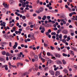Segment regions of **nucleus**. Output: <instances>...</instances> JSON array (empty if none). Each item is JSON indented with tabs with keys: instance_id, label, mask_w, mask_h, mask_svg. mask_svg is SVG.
Here are the masks:
<instances>
[{
	"instance_id": "obj_1",
	"label": "nucleus",
	"mask_w": 77,
	"mask_h": 77,
	"mask_svg": "<svg viewBox=\"0 0 77 77\" xmlns=\"http://www.w3.org/2000/svg\"><path fill=\"white\" fill-rule=\"evenodd\" d=\"M44 11V8L42 7H41L39 8L38 11L36 10L35 11V12L37 13V14H40L41 12H43Z\"/></svg>"
},
{
	"instance_id": "obj_2",
	"label": "nucleus",
	"mask_w": 77,
	"mask_h": 77,
	"mask_svg": "<svg viewBox=\"0 0 77 77\" xmlns=\"http://www.w3.org/2000/svg\"><path fill=\"white\" fill-rule=\"evenodd\" d=\"M3 37L7 39H9V36L7 34H4L3 35Z\"/></svg>"
},
{
	"instance_id": "obj_3",
	"label": "nucleus",
	"mask_w": 77,
	"mask_h": 77,
	"mask_svg": "<svg viewBox=\"0 0 77 77\" xmlns=\"http://www.w3.org/2000/svg\"><path fill=\"white\" fill-rule=\"evenodd\" d=\"M54 55L56 57H57L58 58H60V57H61V55H60V54H55Z\"/></svg>"
},
{
	"instance_id": "obj_4",
	"label": "nucleus",
	"mask_w": 77,
	"mask_h": 77,
	"mask_svg": "<svg viewBox=\"0 0 77 77\" xmlns=\"http://www.w3.org/2000/svg\"><path fill=\"white\" fill-rule=\"evenodd\" d=\"M60 18H65V20H66V18H65V16L63 13H61L60 14Z\"/></svg>"
},
{
	"instance_id": "obj_5",
	"label": "nucleus",
	"mask_w": 77,
	"mask_h": 77,
	"mask_svg": "<svg viewBox=\"0 0 77 77\" xmlns=\"http://www.w3.org/2000/svg\"><path fill=\"white\" fill-rule=\"evenodd\" d=\"M3 5L4 6V7L5 8H7V9H8V8H9V6L8 5V4H5V3H4L3 4Z\"/></svg>"
},
{
	"instance_id": "obj_6",
	"label": "nucleus",
	"mask_w": 77,
	"mask_h": 77,
	"mask_svg": "<svg viewBox=\"0 0 77 77\" xmlns=\"http://www.w3.org/2000/svg\"><path fill=\"white\" fill-rule=\"evenodd\" d=\"M56 63L58 65H60V64H62V61L60 60H57L56 61Z\"/></svg>"
},
{
	"instance_id": "obj_7",
	"label": "nucleus",
	"mask_w": 77,
	"mask_h": 77,
	"mask_svg": "<svg viewBox=\"0 0 77 77\" xmlns=\"http://www.w3.org/2000/svg\"><path fill=\"white\" fill-rule=\"evenodd\" d=\"M55 76H58V75H59L60 74V72L58 71H56L55 73Z\"/></svg>"
},
{
	"instance_id": "obj_8",
	"label": "nucleus",
	"mask_w": 77,
	"mask_h": 77,
	"mask_svg": "<svg viewBox=\"0 0 77 77\" xmlns=\"http://www.w3.org/2000/svg\"><path fill=\"white\" fill-rule=\"evenodd\" d=\"M34 59L35 61H38V56L37 55H35L34 56Z\"/></svg>"
},
{
	"instance_id": "obj_9",
	"label": "nucleus",
	"mask_w": 77,
	"mask_h": 77,
	"mask_svg": "<svg viewBox=\"0 0 77 77\" xmlns=\"http://www.w3.org/2000/svg\"><path fill=\"white\" fill-rule=\"evenodd\" d=\"M23 54V53H22V52H20V54L19 53L17 55V57H21V55H22Z\"/></svg>"
},
{
	"instance_id": "obj_10",
	"label": "nucleus",
	"mask_w": 77,
	"mask_h": 77,
	"mask_svg": "<svg viewBox=\"0 0 77 77\" xmlns=\"http://www.w3.org/2000/svg\"><path fill=\"white\" fill-rule=\"evenodd\" d=\"M22 7H23V8H25L26 7V3L25 2H23L22 3Z\"/></svg>"
},
{
	"instance_id": "obj_11",
	"label": "nucleus",
	"mask_w": 77,
	"mask_h": 77,
	"mask_svg": "<svg viewBox=\"0 0 77 77\" xmlns=\"http://www.w3.org/2000/svg\"><path fill=\"white\" fill-rule=\"evenodd\" d=\"M35 69L36 71H38V65L37 64H35Z\"/></svg>"
},
{
	"instance_id": "obj_12",
	"label": "nucleus",
	"mask_w": 77,
	"mask_h": 77,
	"mask_svg": "<svg viewBox=\"0 0 77 77\" xmlns=\"http://www.w3.org/2000/svg\"><path fill=\"white\" fill-rule=\"evenodd\" d=\"M29 72H24L23 74V75L24 76H25V75H29Z\"/></svg>"
},
{
	"instance_id": "obj_13",
	"label": "nucleus",
	"mask_w": 77,
	"mask_h": 77,
	"mask_svg": "<svg viewBox=\"0 0 77 77\" xmlns=\"http://www.w3.org/2000/svg\"><path fill=\"white\" fill-rule=\"evenodd\" d=\"M23 41H24V39L23 38V37L20 38V40H19V42L20 43H23Z\"/></svg>"
},
{
	"instance_id": "obj_14",
	"label": "nucleus",
	"mask_w": 77,
	"mask_h": 77,
	"mask_svg": "<svg viewBox=\"0 0 77 77\" xmlns=\"http://www.w3.org/2000/svg\"><path fill=\"white\" fill-rule=\"evenodd\" d=\"M70 52L69 53L70 54L72 55L73 56H74V52L72 51V50L70 51Z\"/></svg>"
},
{
	"instance_id": "obj_15",
	"label": "nucleus",
	"mask_w": 77,
	"mask_h": 77,
	"mask_svg": "<svg viewBox=\"0 0 77 77\" xmlns=\"http://www.w3.org/2000/svg\"><path fill=\"white\" fill-rule=\"evenodd\" d=\"M63 33H64V34H65V35H66L68 33V31H67V30H65L63 31Z\"/></svg>"
},
{
	"instance_id": "obj_16",
	"label": "nucleus",
	"mask_w": 77,
	"mask_h": 77,
	"mask_svg": "<svg viewBox=\"0 0 77 77\" xmlns=\"http://www.w3.org/2000/svg\"><path fill=\"white\" fill-rule=\"evenodd\" d=\"M48 23H52L53 24H54L55 23V22L54 21H51V20H49L48 21Z\"/></svg>"
},
{
	"instance_id": "obj_17",
	"label": "nucleus",
	"mask_w": 77,
	"mask_h": 77,
	"mask_svg": "<svg viewBox=\"0 0 77 77\" xmlns=\"http://www.w3.org/2000/svg\"><path fill=\"white\" fill-rule=\"evenodd\" d=\"M49 72L51 74V75H54V72H53V71L52 70H51L49 71Z\"/></svg>"
},
{
	"instance_id": "obj_18",
	"label": "nucleus",
	"mask_w": 77,
	"mask_h": 77,
	"mask_svg": "<svg viewBox=\"0 0 77 77\" xmlns=\"http://www.w3.org/2000/svg\"><path fill=\"white\" fill-rule=\"evenodd\" d=\"M9 2L11 5H12L13 3H14V1L13 0H10Z\"/></svg>"
},
{
	"instance_id": "obj_19",
	"label": "nucleus",
	"mask_w": 77,
	"mask_h": 77,
	"mask_svg": "<svg viewBox=\"0 0 77 77\" xmlns=\"http://www.w3.org/2000/svg\"><path fill=\"white\" fill-rule=\"evenodd\" d=\"M62 62L63 65H66V61L64 59L63 60Z\"/></svg>"
},
{
	"instance_id": "obj_20",
	"label": "nucleus",
	"mask_w": 77,
	"mask_h": 77,
	"mask_svg": "<svg viewBox=\"0 0 77 77\" xmlns=\"http://www.w3.org/2000/svg\"><path fill=\"white\" fill-rule=\"evenodd\" d=\"M31 38L32 39H35V37H34V34H32L31 35Z\"/></svg>"
},
{
	"instance_id": "obj_21",
	"label": "nucleus",
	"mask_w": 77,
	"mask_h": 77,
	"mask_svg": "<svg viewBox=\"0 0 77 77\" xmlns=\"http://www.w3.org/2000/svg\"><path fill=\"white\" fill-rule=\"evenodd\" d=\"M63 72H65V73H68V70H67V69H64L63 71Z\"/></svg>"
},
{
	"instance_id": "obj_22",
	"label": "nucleus",
	"mask_w": 77,
	"mask_h": 77,
	"mask_svg": "<svg viewBox=\"0 0 77 77\" xmlns=\"http://www.w3.org/2000/svg\"><path fill=\"white\" fill-rule=\"evenodd\" d=\"M48 62L49 63H53V61L51 60L50 59L49 60Z\"/></svg>"
},
{
	"instance_id": "obj_23",
	"label": "nucleus",
	"mask_w": 77,
	"mask_h": 77,
	"mask_svg": "<svg viewBox=\"0 0 77 77\" xmlns=\"http://www.w3.org/2000/svg\"><path fill=\"white\" fill-rule=\"evenodd\" d=\"M62 55L63 56H64V57H66L67 56V55L66 54H65V53H63L62 54Z\"/></svg>"
},
{
	"instance_id": "obj_24",
	"label": "nucleus",
	"mask_w": 77,
	"mask_h": 77,
	"mask_svg": "<svg viewBox=\"0 0 77 77\" xmlns=\"http://www.w3.org/2000/svg\"><path fill=\"white\" fill-rule=\"evenodd\" d=\"M42 52H40V54H38V56H39V58H41L42 56H41V54H42Z\"/></svg>"
},
{
	"instance_id": "obj_25",
	"label": "nucleus",
	"mask_w": 77,
	"mask_h": 77,
	"mask_svg": "<svg viewBox=\"0 0 77 77\" xmlns=\"http://www.w3.org/2000/svg\"><path fill=\"white\" fill-rule=\"evenodd\" d=\"M8 67V65H3L2 66V68H6Z\"/></svg>"
},
{
	"instance_id": "obj_26",
	"label": "nucleus",
	"mask_w": 77,
	"mask_h": 77,
	"mask_svg": "<svg viewBox=\"0 0 77 77\" xmlns=\"http://www.w3.org/2000/svg\"><path fill=\"white\" fill-rule=\"evenodd\" d=\"M47 18V16H44L42 18V20H45Z\"/></svg>"
},
{
	"instance_id": "obj_27",
	"label": "nucleus",
	"mask_w": 77,
	"mask_h": 77,
	"mask_svg": "<svg viewBox=\"0 0 77 77\" xmlns=\"http://www.w3.org/2000/svg\"><path fill=\"white\" fill-rule=\"evenodd\" d=\"M20 57H17H17L16 58V60H20L21 58H20Z\"/></svg>"
},
{
	"instance_id": "obj_28",
	"label": "nucleus",
	"mask_w": 77,
	"mask_h": 77,
	"mask_svg": "<svg viewBox=\"0 0 77 77\" xmlns=\"http://www.w3.org/2000/svg\"><path fill=\"white\" fill-rule=\"evenodd\" d=\"M15 44L14 46H15L16 47H17V45H18V43H17V42H15Z\"/></svg>"
},
{
	"instance_id": "obj_29",
	"label": "nucleus",
	"mask_w": 77,
	"mask_h": 77,
	"mask_svg": "<svg viewBox=\"0 0 77 77\" xmlns=\"http://www.w3.org/2000/svg\"><path fill=\"white\" fill-rule=\"evenodd\" d=\"M56 32H52L51 33V35H56Z\"/></svg>"
},
{
	"instance_id": "obj_30",
	"label": "nucleus",
	"mask_w": 77,
	"mask_h": 77,
	"mask_svg": "<svg viewBox=\"0 0 77 77\" xmlns=\"http://www.w3.org/2000/svg\"><path fill=\"white\" fill-rule=\"evenodd\" d=\"M62 34H60L59 35V38L60 39H61L62 38Z\"/></svg>"
},
{
	"instance_id": "obj_31",
	"label": "nucleus",
	"mask_w": 77,
	"mask_h": 77,
	"mask_svg": "<svg viewBox=\"0 0 77 77\" xmlns=\"http://www.w3.org/2000/svg\"><path fill=\"white\" fill-rule=\"evenodd\" d=\"M6 56H9L10 54L8 52H7L6 54Z\"/></svg>"
},
{
	"instance_id": "obj_32",
	"label": "nucleus",
	"mask_w": 77,
	"mask_h": 77,
	"mask_svg": "<svg viewBox=\"0 0 77 77\" xmlns=\"http://www.w3.org/2000/svg\"><path fill=\"white\" fill-rule=\"evenodd\" d=\"M30 29V26H27L26 28V30H29Z\"/></svg>"
},
{
	"instance_id": "obj_33",
	"label": "nucleus",
	"mask_w": 77,
	"mask_h": 77,
	"mask_svg": "<svg viewBox=\"0 0 77 77\" xmlns=\"http://www.w3.org/2000/svg\"><path fill=\"white\" fill-rule=\"evenodd\" d=\"M4 60H5L4 58L0 57V60H1V61H3Z\"/></svg>"
},
{
	"instance_id": "obj_34",
	"label": "nucleus",
	"mask_w": 77,
	"mask_h": 77,
	"mask_svg": "<svg viewBox=\"0 0 77 77\" xmlns=\"http://www.w3.org/2000/svg\"><path fill=\"white\" fill-rule=\"evenodd\" d=\"M13 29L14 31V32H15V31H16V28H15V27H13Z\"/></svg>"
},
{
	"instance_id": "obj_35",
	"label": "nucleus",
	"mask_w": 77,
	"mask_h": 77,
	"mask_svg": "<svg viewBox=\"0 0 77 77\" xmlns=\"http://www.w3.org/2000/svg\"><path fill=\"white\" fill-rule=\"evenodd\" d=\"M22 18L23 20H26V16H22Z\"/></svg>"
},
{
	"instance_id": "obj_36",
	"label": "nucleus",
	"mask_w": 77,
	"mask_h": 77,
	"mask_svg": "<svg viewBox=\"0 0 77 77\" xmlns=\"http://www.w3.org/2000/svg\"><path fill=\"white\" fill-rule=\"evenodd\" d=\"M47 55H48V56H51V54L49 52H48L47 53Z\"/></svg>"
},
{
	"instance_id": "obj_37",
	"label": "nucleus",
	"mask_w": 77,
	"mask_h": 77,
	"mask_svg": "<svg viewBox=\"0 0 77 77\" xmlns=\"http://www.w3.org/2000/svg\"><path fill=\"white\" fill-rule=\"evenodd\" d=\"M44 46L45 47H46L48 46V45H47V44H45V43H44Z\"/></svg>"
},
{
	"instance_id": "obj_38",
	"label": "nucleus",
	"mask_w": 77,
	"mask_h": 77,
	"mask_svg": "<svg viewBox=\"0 0 77 77\" xmlns=\"http://www.w3.org/2000/svg\"><path fill=\"white\" fill-rule=\"evenodd\" d=\"M5 54H6V51H4L2 52V54H3V55H5Z\"/></svg>"
},
{
	"instance_id": "obj_39",
	"label": "nucleus",
	"mask_w": 77,
	"mask_h": 77,
	"mask_svg": "<svg viewBox=\"0 0 77 77\" xmlns=\"http://www.w3.org/2000/svg\"><path fill=\"white\" fill-rule=\"evenodd\" d=\"M31 54H32V56H34L35 55V53H33V52H31Z\"/></svg>"
},
{
	"instance_id": "obj_40",
	"label": "nucleus",
	"mask_w": 77,
	"mask_h": 77,
	"mask_svg": "<svg viewBox=\"0 0 77 77\" xmlns=\"http://www.w3.org/2000/svg\"><path fill=\"white\" fill-rule=\"evenodd\" d=\"M11 66L13 67V68H17V66H14L13 65H12Z\"/></svg>"
},
{
	"instance_id": "obj_41",
	"label": "nucleus",
	"mask_w": 77,
	"mask_h": 77,
	"mask_svg": "<svg viewBox=\"0 0 77 77\" xmlns=\"http://www.w3.org/2000/svg\"><path fill=\"white\" fill-rule=\"evenodd\" d=\"M73 67H74V68H75V69H77V66L75 65H74L73 66Z\"/></svg>"
},
{
	"instance_id": "obj_42",
	"label": "nucleus",
	"mask_w": 77,
	"mask_h": 77,
	"mask_svg": "<svg viewBox=\"0 0 77 77\" xmlns=\"http://www.w3.org/2000/svg\"><path fill=\"white\" fill-rule=\"evenodd\" d=\"M51 59H54V60H56V58L55 57H51Z\"/></svg>"
},
{
	"instance_id": "obj_43",
	"label": "nucleus",
	"mask_w": 77,
	"mask_h": 77,
	"mask_svg": "<svg viewBox=\"0 0 77 77\" xmlns=\"http://www.w3.org/2000/svg\"><path fill=\"white\" fill-rule=\"evenodd\" d=\"M9 46L10 47H12V43H11V42H9Z\"/></svg>"
},
{
	"instance_id": "obj_44",
	"label": "nucleus",
	"mask_w": 77,
	"mask_h": 77,
	"mask_svg": "<svg viewBox=\"0 0 77 77\" xmlns=\"http://www.w3.org/2000/svg\"><path fill=\"white\" fill-rule=\"evenodd\" d=\"M47 18L48 19V20H50L51 17L50 16H47Z\"/></svg>"
},
{
	"instance_id": "obj_45",
	"label": "nucleus",
	"mask_w": 77,
	"mask_h": 77,
	"mask_svg": "<svg viewBox=\"0 0 77 77\" xmlns=\"http://www.w3.org/2000/svg\"><path fill=\"white\" fill-rule=\"evenodd\" d=\"M49 33H51V30L50 29H49L48 31V32Z\"/></svg>"
},
{
	"instance_id": "obj_46",
	"label": "nucleus",
	"mask_w": 77,
	"mask_h": 77,
	"mask_svg": "<svg viewBox=\"0 0 77 77\" xmlns=\"http://www.w3.org/2000/svg\"><path fill=\"white\" fill-rule=\"evenodd\" d=\"M50 48H51V50H53L54 49V47H53L52 46H51L50 47Z\"/></svg>"
},
{
	"instance_id": "obj_47",
	"label": "nucleus",
	"mask_w": 77,
	"mask_h": 77,
	"mask_svg": "<svg viewBox=\"0 0 77 77\" xmlns=\"http://www.w3.org/2000/svg\"><path fill=\"white\" fill-rule=\"evenodd\" d=\"M15 33H16V35H18V31H15Z\"/></svg>"
},
{
	"instance_id": "obj_48",
	"label": "nucleus",
	"mask_w": 77,
	"mask_h": 77,
	"mask_svg": "<svg viewBox=\"0 0 77 77\" xmlns=\"http://www.w3.org/2000/svg\"><path fill=\"white\" fill-rule=\"evenodd\" d=\"M42 30H44V31L45 30V27H42Z\"/></svg>"
},
{
	"instance_id": "obj_49",
	"label": "nucleus",
	"mask_w": 77,
	"mask_h": 77,
	"mask_svg": "<svg viewBox=\"0 0 77 77\" xmlns=\"http://www.w3.org/2000/svg\"><path fill=\"white\" fill-rule=\"evenodd\" d=\"M62 2V0H60V1H58V3H61Z\"/></svg>"
},
{
	"instance_id": "obj_50",
	"label": "nucleus",
	"mask_w": 77,
	"mask_h": 77,
	"mask_svg": "<svg viewBox=\"0 0 77 77\" xmlns=\"http://www.w3.org/2000/svg\"><path fill=\"white\" fill-rule=\"evenodd\" d=\"M69 77V75L68 73L67 74V76H66V75H65L64 76V77Z\"/></svg>"
},
{
	"instance_id": "obj_51",
	"label": "nucleus",
	"mask_w": 77,
	"mask_h": 77,
	"mask_svg": "<svg viewBox=\"0 0 77 77\" xmlns=\"http://www.w3.org/2000/svg\"><path fill=\"white\" fill-rule=\"evenodd\" d=\"M38 19H39V20H42V19L41 17L39 16L38 17Z\"/></svg>"
},
{
	"instance_id": "obj_52",
	"label": "nucleus",
	"mask_w": 77,
	"mask_h": 77,
	"mask_svg": "<svg viewBox=\"0 0 77 77\" xmlns=\"http://www.w3.org/2000/svg\"><path fill=\"white\" fill-rule=\"evenodd\" d=\"M24 48H28V46L27 45H25L24 46Z\"/></svg>"
},
{
	"instance_id": "obj_53",
	"label": "nucleus",
	"mask_w": 77,
	"mask_h": 77,
	"mask_svg": "<svg viewBox=\"0 0 77 77\" xmlns=\"http://www.w3.org/2000/svg\"><path fill=\"white\" fill-rule=\"evenodd\" d=\"M67 37H68V36L67 35H65L64 36V38L65 39H66L67 38Z\"/></svg>"
},
{
	"instance_id": "obj_54",
	"label": "nucleus",
	"mask_w": 77,
	"mask_h": 77,
	"mask_svg": "<svg viewBox=\"0 0 77 77\" xmlns=\"http://www.w3.org/2000/svg\"><path fill=\"white\" fill-rule=\"evenodd\" d=\"M39 4L40 5H42V4H43V2H39Z\"/></svg>"
},
{
	"instance_id": "obj_55",
	"label": "nucleus",
	"mask_w": 77,
	"mask_h": 77,
	"mask_svg": "<svg viewBox=\"0 0 77 77\" xmlns=\"http://www.w3.org/2000/svg\"><path fill=\"white\" fill-rule=\"evenodd\" d=\"M40 1L39 0L37 1H36V3H37V4H39V3H40Z\"/></svg>"
},
{
	"instance_id": "obj_56",
	"label": "nucleus",
	"mask_w": 77,
	"mask_h": 77,
	"mask_svg": "<svg viewBox=\"0 0 77 77\" xmlns=\"http://www.w3.org/2000/svg\"><path fill=\"white\" fill-rule=\"evenodd\" d=\"M68 9L70 11H72V9H71L69 7L68 8Z\"/></svg>"
},
{
	"instance_id": "obj_57",
	"label": "nucleus",
	"mask_w": 77,
	"mask_h": 77,
	"mask_svg": "<svg viewBox=\"0 0 77 77\" xmlns=\"http://www.w3.org/2000/svg\"><path fill=\"white\" fill-rule=\"evenodd\" d=\"M16 57H13V60H15L16 59Z\"/></svg>"
},
{
	"instance_id": "obj_58",
	"label": "nucleus",
	"mask_w": 77,
	"mask_h": 77,
	"mask_svg": "<svg viewBox=\"0 0 77 77\" xmlns=\"http://www.w3.org/2000/svg\"><path fill=\"white\" fill-rule=\"evenodd\" d=\"M26 26H27V24L26 23H24L23 24V26L24 27H26Z\"/></svg>"
},
{
	"instance_id": "obj_59",
	"label": "nucleus",
	"mask_w": 77,
	"mask_h": 77,
	"mask_svg": "<svg viewBox=\"0 0 77 77\" xmlns=\"http://www.w3.org/2000/svg\"><path fill=\"white\" fill-rule=\"evenodd\" d=\"M53 39H55L56 38V36L55 35H53L52 37Z\"/></svg>"
},
{
	"instance_id": "obj_60",
	"label": "nucleus",
	"mask_w": 77,
	"mask_h": 77,
	"mask_svg": "<svg viewBox=\"0 0 77 77\" xmlns=\"http://www.w3.org/2000/svg\"><path fill=\"white\" fill-rule=\"evenodd\" d=\"M2 44H6V43L5 42H3L2 43Z\"/></svg>"
},
{
	"instance_id": "obj_61",
	"label": "nucleus",
	"mask_w": 77,
	"mask_h": 77,
	"mask_svg": "<svg viewBox=\"0 0 77 77\" xmlns=\"http://www.w3.org/2000/svg\"><path fill=\"white\" fill-rule=\"evenodd\" d=\"M21 47H24V45H23V44H21Z\"/></svg>"
},
{
	"instance_id": "obj_62",
	"label": "nucleus",
	"mask_w": 77,
	"mask_h": 77,
	"mask_svg": "<svg viewBox=\"0 0 77 77\" xmlns=\"http://www.w3.org/2000/svg\"><path fill=\"white\" fill-rule=\"evenodd\" d=\"M63 24H66V21H65V20H64V21H63Z\"/></svg>"
},
{
	"instance_id": "obj_63",
	"label": "nucleus",
	"mask_w": 77,
	"mask_h": 77,
	"mask_svg": "<svg viewBox=\"0 0 77 77\" xmlns=\"http://www.w3.org/2000/svg\"><path fill=\"white\" fill-rule=\"evenodd\" d=\"M17 67H19V66H20V63H17Z\"/></svg>"
},
{
	"instance_id": "obj_64",
	"label": "nucleus",
	"mask_w": 77,
	"mask_h": 77,
	"mask_svg": "<svg viewBox=\"0 0 77 77\" xmlns=\"http://www.w3.org/2000/svg\"><path fill=\"white\" fill-rule=\"evenodd\" d=\"M18 48L19 50H20V49H21V47L20 46H18Z\"/></svg>"
}]
</instances>
